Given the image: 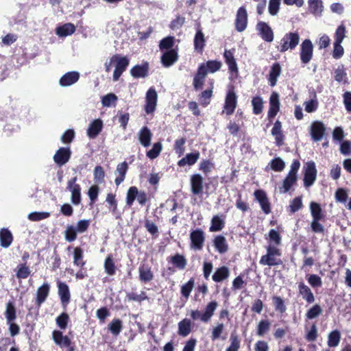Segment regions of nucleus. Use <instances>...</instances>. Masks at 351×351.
Returning <instances> with one entry per match:
<instances>
[{"label":"nucleus","instance_id":"1","mask_svg":"<svg viewBox=\"0 0 351 351\" xmlns=\"http://www.w3.org/2000/svg\"><path fill=\"white\" fill-rule=\"evenodd\" d=\"M266 254L263 255L259 261L261 265L274 267L283 264V261L280 258L282 255L280 249L272 245H268L266 247Z\"/></svg>","mask_w":351,"mask_h":351},{"label":"nucleus","instance_id":"2","mask_svg":"<svg viewBox=\"0 0 351 351\" xmlns=\"http://www.w3.org/2000/svg\"><path fill=\"white\" fill-rule=\"evenodd\" d=\"M217 306L218 303L216 300L210 301L206 306L203 313L198 310H193L191 312L190 316L193 321L200 320L202 322L207 323L213 316Z\"/></svg>","mask_w":351,"mask_h":351},{"label":"nucleus","instance_id":"3","mask_svg":"<svg viewBox=\"0 0 351 351\" xmlns=\"http://www.w3.org/2000/svg\"><path fill=\"white\" fill-rule=\"evenodd\" d=\"M300 35L298 32H289L285 34L281 38L280 45L277 47L278 50L281 53L290 50H293L300 43Z\"/></svg>","mask_w":351,"mask_h":351},{"label":"nucleus","instance_id":"4","mask_svg":"<svg viewBox=\"0 0 351 351\" xmlns=\"http://www.w3.org/2000/svg\"><path fill=\"white\" fill-rule=\"evenodd\" d=\"M111 62H114L115 66L113 73V80L117 81L126 70L129 65L130 60L126 56H121L119 54H114L111 57Z\"/></svg>","mask_w":351,"mask_h":351},{"label":"nucleus","instance_id":"5","mask_svg":"<svg viewBox=\"0 0 351 351\" xmlns=\"http://www.w3.org/2000/svg\"><path fill=\"white\" fill-rule=\"evenodd\" d=\"M137 199L138 204L144 206L148 200L147 194L144 191H138L136 186H131L129 188L126 195V204L131 206L135 199Z\"/></svg>","mask_w":351,"mask_h":351},{"label":"nucleus","instance_id":"6","mask_svg":"<svg viewBox=\"0 0 351 351\" xmlns=\"http://www.w3.org/2000/svg\"><path fill=\"white\" fill-rule=\"evenodd\" d=\"M77 177L74 176L67 182L66 189L71 193V202L73 205H80L82 202L81 186L77 184Z\"/></svg>","mask_w":351,"mask_h":351},{"label":"nucleus","instance_id":"7","mask_svg":"<svg viewBox=\"0 0 351 351\" xmlns=\"http://www.w3.org/2000/svg\"><path fill=\"white\" fill-rule=\"evenodd\" d=\"M52 339L57 346L62 349H66V351L75 350L71 339L67 335H64L61 330H54L52 332Z\"/></svg>","mask_w":351,"mask_h":351},{"label":"nucleus","instance_id":"8","mask_svg":"<svg viewBox=\"0 0 351 351\" xmlns=\"http://www.w3.org/2000/svg\"><path fill=\"white\" fill-rule=\"evenodd\" d=\"M313 56V45L310 39L302 41L300 47V58L301 62L307 64L311 62Z\"/></svg>","mask_w":351,"mask_h":351},{"label":"nucleus","instance_id":"9","mask_svg":"<svg viewBox=\"0 0 351 351\" xmlns=\"http://www.w3.org/2000/svg\"><path fill=\"white\" fill-rule=\"evenodd\" d=\"M237 106V95L234 88L229 89L225 97L223 113L232 115Z\"/></svg>","mask_w":351,"mask_h":351},{"label":"nucleus","instance_id":"10","mask_svg":"<svg viewBox=\"0 0 351 351\" xmlns=\"http://www.w3.org/2000/svg\"><path fill=\"white\" fill-rule=\"evenodd\" d=\"M317 169L313 161L306 162L304 169V185L308 188L313 184L317 178Z\"/></svg>","mask_w":351,"mask_h":351},{"label":"nucleus","instance_id":"11","mask_svg":"<svg viewBox=\"0 0 351 351\" xmlns=\"http://www.w3.org/2000/svg\"><path fill=\"white\" fill-rule=\"evenodd\" d=\"M190 247L194 250L200 251L203 249L205 241V234L200 228H197L190 233Z\"/></svg>","mask_w":351,"mask_h":351},{"label":"nucleus","instance_id":"12","mask_svg":"<svg viewBox=\"0 0 351 351\" xmlns=\"http://www.w3.org/2000/svg\"><path fill=\"white\" fill-rule=\"evenodd\" d=\"M158 100L157 92L154 86L150 87L145 95V111L149 114L156 110Z\"/></svg>","mask_w":351,"mask_h":351},{"label":"nucleus","instance_id":"13","mask_svg":"<svg viewBox=\"0 0 351 351\" xmlns=\"http://www.w3.org/2000/svg\"><path fill=\"white\" fill-rule=\"evenodd\" d=\"M255 199L258 202L263 212L268 215L271 212V203L266 192L263 189H257L254 192Z\"/></svg>","mask_w":351,"mask_h":351},{"label":"nucleus","instance_id":"14","mask_svg":"<svg viewBox=\"0 0 351 351\" xmlns=\"http://www.w3.org/2000/svg\"><path fill=\"white\" fill-rule=\"evenodd\" d=\"M269 107L267 112L268 119L271 121V120L277 115L278 112L280 111V103L279 99V94L274 91L271 93L269 100Z\"/></svg>","mask_w":351,"mask_h":351},{"label":"nucleus","instance_id":"15","mask_svg":"<svg viewBox=\"0 0 351 351\" xmlns=\"http://www.w3.org/2000/svg\"><path fill=\"white\" fill-rule=\"evenodd\" d=\"M179 58L178 48L176 47L162 53L160 61L164 67L168 68L174 64Z\"/></svg>","mask_w":351,"mask_h":351},{"label":"nucleus","instance_id":"16","mask_svg":"<svg viewBox=\"0 0 351 351\" xmlns=\"http://www.w3.org/2000/svg\"><path fill=\"white\" fill-rule=\"evenodd\" d=\"M235 29L239 32H243L247 25V13L245 7H240L236 14Z\"/></svg>","mask_w":351,"mask_h":351},{"label":"nucleus","instance_id":"17","mask_svg":"<svg viewBox=\"0 0 351 351\" xmlns=\"http://www.w3.org/2000/svg\"><path fill=\"white\" fill-rule=\"evenodd\" d=\"M191 191L193 195H200L203 193L204 179L201 174L195 173L190 178Z\"/></svg>","mask_w":351,"mask_h":351},{"label":"nucleus","instance_id":"18","mask_svg":"<svg viewBox=\"0 0 351 351\" xmlns=\"http://www.w3.org/2000/svg\"><path fill=\"white\" fill-rule=\"evenodd\" d=\"M71 156V151L69 147H60L56 151L53 158L58 167H62L69 162Z\"/></svg>","mask_w":351,"mask_h":351},{"label":"nucleus","instance_id":"19","mask_svg":"<svg viewBox=\"0 0 351 351\" xmlns=\"http://www.w3.org/2000/svg\"><path fill=\"white\" fill-rule=\"evenodd\" d=\"M256 28L258 32V35L263 40L267 43L273 41L274 38V32L267 23L260 21L256 24Z\"/></svg>","mask_w":351,"mask_h":351},{"label":"nucleus","instance_id":"20","mask_svg":"<svg viewBox=\"0 0 351 351\" xmlns=\"http://www.w3.org/2000/svg\"><path fill=\"white\" fill-rule=\"evenodd\" d=\"M206 66L204 64H199L197 73L193 77V85L195 90L202 89L205 82L206 77L208 74Z\"/></svg>","mask_w":351,"mask_h":351},{"label":"nucleus","instance_id":"21","mask_svg":"<svg viewBox=\"0 0 351 351\" xmlns=\"http://www.w3.org/2000/svg\"><path fill=\"white\" fill-rule=\"evenodd\" d=\"M206 38L200 26H198L193 39L194 50L202 54L206 46Z\"/></svg>","mask_w":351,"mask_h":351},{"label":"nucleus","instance_id":"22","mask_svg":"<svg viewBox=\"0 0 351 351\" xmlns=\"http://www.w3.org/2000/svg\"><path fill=\"white\" fill-rule=\"evenodd\" d=\"M234 49L232 50H227L226 49L223 53V58L225 60L226 64L228 66L229 72L231 74H234L236 76L238 75L239 69L236 62V59L234 56Z\"/></svg>","mask_w":351,"mask_h":351},{"label":"nucleus","instance_id":"23","mask_svg":"<svg viewBox=\"0 0 351 351\" xmlns=\"http://www.w3.org/2000/svg\"><path fill=\"white\" fill-rule=\"evenodd\" d=\"M58 293L60 297L62 304L64 308H66L67 304L70 302L71 293L69 286L63 282L58 281Z\"/></svg>","mask_w":351,"mask_h":351},{"label":"nucleus","instance_id":"24","mask_svg":"<svg viewBox=\"0 0 351 351\" xmlns=\"http://www.w3.org/2000/svg\"><path fill=\"white\" fill-rule=\"evenodd\" d=\"M326 128L322 121H315L311 125V138L315 141H319L323 138Z\"/></svg>","mask_w":351,"mask_h":351},{"label":"nucleus","instance_id":"25","mask_svg":"<svg viewBox=\"0 0 351 351\" xmlns=\"http://www.w3.org/2000/svg\"><path fill=\"white\" fill-rule=\"evenodd\" d=\"M167 261L169 264L172 265L178 270H184L187 265V260L186 257L179 253L168 256Z\"/></svg>","mask_w":351,"mask_h":351},{"label":"nucleus","instance_id":"26","mask_svg":"<svg viewBox=\"0 0 351 351\" xmlns=\"http://www.w3.org/2000/svg\"><path fill=\"white\" fill-rule=\"evenodd\" d=\"M271 134L274 136L275 143L278 147H281L284 145L285 136L282 130V123L279 120L276 121L274 123Z\"/></svg>","mask_w":351,"mask_h":351},{"label":"nucleus","instance_id":"27","mask_svg":"<svg viewBox=\"0 0 351 351\" xmlns=\"http://www.w3.org/2000/svg\"><path fill=\"white\" fill-rule=\"evenodd\" d=\"M139 280L143 283L151 282L154 277L152 267L147 264H141L138 267Z\"/></svg>","mask_w":351,"mask_h":351},{"label":"nucleus","instance_id":"28","mask_svg":"<svg viewBox=\"0 0 351 351\" xmlns=\"http://www.w3.org/2000/svg\"><path fill=\"white\" fill-rule=\"evenodd\" d=\"M50 291V286L47 282L43 283L36 291L35 303L38 306L45 302Z\"/></svg>","mask_w":351,"mask_h":351},{"label":"nucleus","instance_id":"29","mask_svg":"<svg viewBox=\"0 0 351 351\" xmlns=\"http://www.w3.org/2000/svg\"><path fill=\"white\" fill-rule=\"evenodd\" d=\"M298 293L308 304H312L315 302V299L313 293L303 282L298 283Z\"/></svg>","mask_w":351,"mask_h":351},{"label":"nucleus","instance_id":"30","mask_svg":"<svg viewBox=\"0 0 351 351\" xmlns=\"http://www.w3.org/2000/svg\"><path fill=\"white\" fill-rule=\"evenodd\" d=\"M79 79L80 73L77 71H69L61 77L59 83L62 86H69L76 83Z\"/></svg>","mask_w":351,"mask_h":351},{"label":"nucleus","instance_id":"31","mask_svg":"<svg viewBox=\"0 0 351 351\" xmlns=\"http://www.w3.org/2000/svg\"><path fill=\"white\" fill-rule=\"evenodd\" d=\"M149 63L145 62L142 64L134 66L130 70V74L134 78L145 77L149 72Z\"/></svg>","mask_w":351,"mask_h":351},{"label":"nucleus","instance_id":"32","mask_svg":"<svg viewBox=\"0 0 351 351\" xmlns=\"http://www.w3.org/2000/svg\"><path fill=\"white\" fill-rule=\"evenodd\" d=\"M298 176H293L287 173L285 179L282 180V186L279 187L281 193H288L291 188L297 184Z\"/></svg>","mask_w":351,"mask_h":351},{"label":"nucleus","instance_id":"33","mask_svg":"<svg viewBox=\"0 0 351 351\" xmlns=\"http://www.w3.org/2000/svg\"><path fill=\"white\" fill-rule=\"evenodd\" d=\"M213 246L219 254H225L228 250V244L223 235H217L213 240Z\"/></svg>","mask_w":351,"mask_h":351},{"label":"nucleus","instance_id":"34","mask_svg":"<svg viewBox=\"0 0 351 351\" xmlns=\"http://www.w3.org/2000/svg\"><path fill=\"white\" fill-rule=\"evenodd\" d=\"M103 128V122L101 119H97L92 121L88 129L87 135L90 138H96L98 134L101 132Z\"/></svg>","mask_w":351,"mask_h":351},{"label":"nucleus","instance_id":"35","mask_svg":"<svg viewBox=\"0 0 351 351\" xmlns=\"http://www.w3.org/2000/svg\"><path fill=\"white\" fill-rule=\"evenodd\" d=\"M14 240L11 231L5 228L0 230V245L3 248L9 247Z\"/></svg>","mask_w":351,"mask_h":351},{"label":"nucleus","instance_id":"36","mask_svg":"<svg viewBox=\"0 0 351 351\" xmlns=\"http://www.w3.org/2000/svg\"><path fill=\"white\" fill-rule=\"evenodd\" d=\"M280 64L278 62H274L271 66V69L268 75L269 84L271 87L276 85L278 77L280 76Z\"/></svg>","mask_w":351,"mask_h":351},{"label":"nucleus","instance_id":"37","mask_svg":"<svg viewBox=\"0 0 351 351\" xmlns=\"http://www.w3.org/2000/svg\"><path fill=\"white\" fill-rule=\"evenodd\" d=\"M193 323L190 319L184 318L178 322V334L182 337L188 336L192 331Z\"/></svg>","mask_w":351,"mask_h":351},{"label":"nucleus","instance_id":"38","mask_svg":"<svg viewBox=\"0 0 351 351\" xmlns=\"http://www.w3.org/2000/svg\"><path fill=\"white\" fill-rule=\"evenodd\" d=\"M199 156L200 154L198 151L186 154L185 157L178 160V165L180 167H184L186 165L192 166L197 162V160L199 158Z\"/></svg>","mask_w":351,"mask_h":351},{"label":"nucleus","instance_id":"39","mask_svg":"<svg viewBox=\"0 0 351 351\" xmlns=\"http://www.w3.org/2000/svg\"><path fill=\"white\" fill-rule=\"evenodd\" d=\"M152 134L150 130L147 127H143L138 132V140L140 143L145 147H147L151 144Z\"/></svg>","mask_w":351,"mask_h":351},{"label":"nucleus","instance_id":"40","mask_svg":"<svg viewBox=\"0 0 351 351\" xmlns=\"http://www.w3.org/2000/svg\"><path fill=\"white\" fill-rule=\"evenodd\" d=\"M76 30V27L71 23H65L56 28V32L60 37H66L72 35Z\"/></svg>","mask_w":351,"mask_h":351},{"label":"nucleus","instance_id":"41","mask_svg":"<svg viewBox=\"0 0 351 351\" xmlns=\"http://www.w3.org/2000/svg\"><path fill=\"white\" fill-rule=\"evenodd\" d=\"M230 276V270L226 266H221L217 268L213 275L212 279L216 282H220L227 279Z\"/></svg>","mask_w":351,"mask_h":351},{"label":"nucleus","instance_id":"42","mask_svg":"<svg viewBox=\"0 0 351 351\" xmlns=\"http://www.w3.org/2000/svg\"><path fill=\"white\" fill-rule=\"evenodd\" d=\"M128 169V163L124 161L121 163L118 164L116 169V172L118 173V176L114 180V182L117 186L121 184L123 180H125L126 173Z\"/></svg>","mask_w":351,"mask_h":351},{"label":"nucleus","instance_id":"43","mask_svg":"<svg viewBox=\"0 0 351 351\" xmlns=\"http://www.w3.org/2000/svg\"><path fill=\"white\" fill-rule=\"evenodd\" d=\"M4 315L6 322H12L16 319V309L13 302L9 301L6 303Z\"/></svg>","mask_w":351,"mask_h":351},{"label":"nucleus","instance_id":"44","mask_svg":"<svg viewBox=\"0 0 351 351\" xmlns=\"http://www.w3.org/2000/svg\"><path fill=\"white\" fill-rule=\"evenodd\" d=\"M73 264L80 268H84L86 265V261L84 260L83 250L80 247H76L73 250Z\"/></svg>","mask_w":351,"mask_h":351},{"label":"nucleus","instance_id":"45","mask_svg":"<svg viewBox=\"0 0 351 351\" xmlns=\"http://www.w3.org/2000/svg\"><path fill=\"white\" fill-rule=\"evenodd\" d=\"M105 272L109 276H114L116 274V266L112 254H108L104 261Z\"/></svg>","mask_w":351,"mask_h":351},{"label":"nucleus","instance_id":"46","mask_svg":"<svg viewBox=\"0 0 351 351\" xmlns=\"http://www.w3.org/2000/svg\"><path fill=\"white\" fill-rule=\"evenodd\" d=\"M108 330L115 337H117L123 329V322L120 319H113L108 326Z\"/></svg>","mask_w":351,"mask_h":351},{"label":"nucleus","instance_id":"47","mask_svg":"<svg viewBox=\"0 0 351 351\" xmlns=\"http://www.w3.org/2000/svg\"><path fill=\"white\" fill-rule=\"evenodd\" d=\"M271 328V322L268 319H261L256 326V335L258 337H263L268 333Z\"/></svg>","mask_w":351,"mask_h":351},{"label":"nucleus","instance_id":"48","mask_svg":"<svg viewBox=\"0 0 351 351\" xmlns=\"http://www.w3.org/2000/svg\"><path fill=\"white\" fill-rule=\"evenodd\" d=\"M310 210L313 219H324L325 215L319 204L315 202H311Z\"/></svg>","mask_w":351,"mask_h":351},{"label":"nucleus","instance_id":"49","mask_svg":"<svg viewBox=\"0 0 351 351\" xmlns=\"http://www.w3.org/2000/svg\"><path fill=\"white\" fill-rule=\"evenodd\" d=\"M225 227V221L219 215H214L209 228L210 232H219Z\"/></svg>","mask_w":351,"mask_h":351},{"label":"nucleus","instance_id":"50","mask_svg":"<svg viewBox=\"0 0 351 351\" xmlns=\"http://www.w3.org/2000/svg\"><path fill=\"white\" fill-rule=\"evenodd\" d=\"M230 342V344L226 351H239L241 348V339L235 331L231 332Z\"/></svg>","mask_w":351,"mask_h":351},{"label":"nucleus","instance_id":"51","mask_svg":"<svg viewBox=\"0 0 351 351\" xmlns=\"http://www.w3.org/2000/svg\"><path fill=\"white\" fill-rule=\"evenodd\" d=\"M308 9L315 16L321 15L323 11L322 0H308Z\"/></svg>","mask_w":351,"mask_h":351},{"label":"nucleus","instance_id":"52","mask_svg":"<svg viewBox=\"0 0 351 351\" xmlns=\"http://www.w3.org/2000/svg\"><path fill=\"white\" fill-rule=\"evenodd\" d=\"M271 299L275 311L281 314L285 313L287 311L285 300L278 295H274Z\"/></svg>","mask_w":351,"mask_h":351},{"label":"nucleus","instance_id":"53","mask_svg":"<svg viewBox=\"0 0 351 351\" xmlns=\"http://www.w3.org/2000/svg\"><path fill=\"white\" fill-rule=\"evenodd\" d=\"M341 340V332L338 330L331 331L328 336V346L331 348L337 347Z\"/></svg>","mask_w":351,"mask_h":351},{"label":"nucleus","instance_id":"54","mask_svg":"<svg viewBox=\"0 0 351 351\" xmlns=\"http://www.w3.org/2000/svg\"><path fill=\"white\" fill-rule=\"evenodd\" d=\"M31 274L29 267L27 265V263L18 265L16 276L18 279H25Z\"/></svg>","mask_w":351,"mask_h":351},{"label":"nucleus","instance_id":"55","mask_svg":"<svg viewBox=\"0 0 351 351\" xmlns=\"http://www.w3.org/2000/svg\"><path fill=\"white\" fill-rule=\"evenodd\" d=\"M252 111L254 114H260L263 110V100L261 96L254 97L252 99Z\"/></svg>","mask_w":351,"mask_h":351},{"label":"nucleus","instance_id":"56","mask_svg":"<svg viewBox=\"0 0 351 351\" xmlns=\"http://www.w3.org/2000/svg\"><path fill=\"white\" fill-rule=\"evenodd\" d=\"M69 321V315L67 313L65 312L60 313L56 318V324L58 326V327L61 330H65L67 328Z\"/></svg>","mask_w":351,"mask_h":351},{"label":"nucleus","instance_id":"57","mask_svg":"<svg viewBox=\"0 0 351 351\" xmlns=\"http://www.w3.org/2000/svg\"><path fill=\"white\" fill-rule=\"evenodd\" d=\"M175 44V38L171 36H167L162 38L159 43V49L160 51H168L173 49V47Z\"/></svg>","mask_w":351,"mask_h":351},{"label":"nucleus","instance_id":"58","mask_svg":"<svg viewBox=\"0 0 351 351\" xmlns=\"http://www.w3.org/2000/svg\"><path fill=\"white\" fill-rule=\"evenodd\" d=\"M268 241L269 243V245L277 247L281 244L282 237L278 231L271 229L268 234Z\"/></svg>","mask_w":351,"mask_h":351},{"label":"nucleus","instance_id":"59","mask_svg":"<svg viewBox=\"0 0 351 351\" xmlns=\"http://www.w3.org/2000/svg\"><path fill=\"white\" fill-rule=\"evenodd\" d=\"M77 231L73 225H69L64 232V239L68 242H73L77 239Z\"/></svg>","mask_w":351,"mask_h":351},{"label":"nucleus","instance_id":"60","mask_svg":"<svg viewBox=\"0 0 351 351\" xmlns=\"http://www.w3.org/2000/svg\"><path fill=\"white\" fill-rule=\"evenodd\" d=\"M322 313V308L318 304L312 306L306 313V317L307 319H313L317 317Z\"/></svg>","mask_w":351,"mask_h":351},{"label":"nucleus","instance_id":"61","mask_svg":"<svg viewBox=\"0 0 351 351\" xmlns=\"http://www.w3.org/2000/svg\"><path fill=\"white\" fill-rule=\"evenodd\" d=\"M303 207L302 197L298 196L293 198L289 204V212L291 214L296 213Z\"/></svg>","mask_w":351,"mask_h":351},{"label":"nucleus","instance_id":"62","mask_svg":"<svg viewBox=\"0 0 351 351\" xmlns=\"http://www.w3.org/2000/svg\"><path fill=\"white\" fill-rule=\"evenodd\" d=\"M201 64L206 66L205 69L207 70L208 73H212L219 71L222 66L221 62L218 60H208L206 63H202Z\"/></svg>","mask_w":351,"mask_h":351},{"label":"nucleus","instance_id":"63","mask_svg":"<svg viewBox=\"0 0 351 351\" xmlns=\"http://www.w3.org/2000/svg\"><path fill=\"white\" fill-rule=\"evenodd\" d=\"M212 96V88L202 91L199 95V101L200 102V104L204 107L207 106L210 102V99Z\"/></svg>","mask_w":351,"mask_h":351},{"label":"nucleus","instance_id":"64","mask_svg":"<svg viewBox=\"0 0 351 351\" xmlns=\"http://www.w3.org/2000/svg\"><path fill=\"white\" fill-rule=\"evenodd\" d=\"M215 169V163L212 160H202L199 165V169L202 171L205 175H207Z\"/></svg>","mask_w":351,"mask_h":351}]
</instances>
